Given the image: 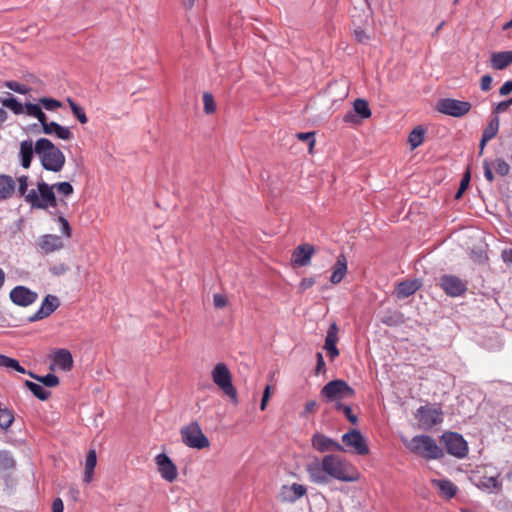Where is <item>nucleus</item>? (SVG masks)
<instances>
[{
	"mask_svg": "<svg viewBox=\"0 0 512 512\" xmlns=\"http://www.w3.org/2000/svg\"><path fill=\"white\" fill-rule=\"evenodd\" d=\"M322 397L327 402H341V400L352 398L355 391L344 380H332L321 390Z\"/></svg>",
	"mask_w": 512,
	"mask_h": 512,
	"instance_id": "nucleus-9",
	"label": "nucleus"
},
{
	"mask_svg": "<svg viewBox=\"0 0 512 512\" xmlns=\"http://www.w3.org/2000/svg\"><path fill=\"white\" fill-rule=\"evenodd\" d=\"M335 408L339 411H342L346 418L352 423L356 424L358 421V418L355 414L352 413V409L348 405H344L342 402H337L335 404Z\"/></svg>",
	"mask_w": 512,
	"mask_h": 512,
	"instance_id": "nucleus-40",
	"label": "nucleus"
},
{
	"mask_svg": "<svg viewBox=\"0 0 512 512\" xmlns=\"http://www.w3.org/2000/svg\"><path fill=\"white\" fill-rule=\"evenodd\" d=\"M15 467V460L9 451H0V471L12 470Z\"/></svg>",
	"mask_w": 512,
	"mask_h": 512,
	"instance_id": "nucleus-38",
	"label": "nucleus"
},
{
	"mask_svg": "<svg viewBox=\"0 0 512 512\" xmlns=\"http://www.w3.org/2000/svg\"><path fill=\"white\" fill-rule=\"evenodd\" d=\"M66 101L69 104V107H70L73 115L78 119V121L81 124H86L88 122V117L85 113L84 108H82L73 99H71L69 97L66 99Z\"/></svg>",
	"mask_w": 512,
	"mask_h": 512,
	"instance_id": "nucleus-35",
	"label": "nucleus"
},
{
	"mask_svg": "<svg viewBox=\"0 0 512 512\" xmlns=\"http://www.w3.org/2000/svg\"><path fill=\"white\" fill-rule=\"evenodd\" d=\"M512 92V83L511 81H506L499 89V94L501 96H506L508 95L509 93Z\"/></svg>",
	"mask_w": 512,
	"mask_h": 512,
	"instance_id": "nucleus-55",
	"label": "nucleus"
},
{
	"mask_svg": "<svg viewBox=\"0 0 512 512\" xmlns=\"http://www.w3.org/2000/svg\"><path fill=\"white\" fill-rule=\"evenodd\" d=\"M316 359H317V363H316L315 373L316 374L324 373L326 371V364H325L324 357L321 352L316 353Z\"/></svg>",
	"mask_w": 512,
	"mask_h": 512,
	"instance_id": "nucleus-47",
	"label": "nucleus"
},
{
	"mask_svg": "<svg viewBox=\"0 0 512 512\" xmlns=\"http://www.w3.org/2000/svg\"><path fill=\"white\" fill-rule=\"evenodd\" d=\"M0 367L13 369L22 374L26 373V369L23 366H21L20 363L16 359L10 358V357H8L6 355H2V354H0Z\"/></svg>",
	"mask_w": 512,
	"mask_h": 512,
	"instance_id": "nucleus-34",
	"label": "nucleus"
},
{
	"mask_svg": "<svg viewBox=\"0 0 512 512\" xmlns=\"http://www.w3.org/2000/svg\"><path fill=\"white\" fill-rule=\"evenodd\" d=\"M353 35L355 40L359 43H366L369 40V36L360 28L356 29Z\"/></svg>",
	"mask_w": 512,
	"mask_h": 512,
	"instance_id": "nucleus-51",
	"label": "nucleus"
},
{
	"mask_svg": "<svg viewBox=\"0 0 512 512\" xmlns=\"http://www.w3.org/2000/svg\"><path fill=\"white\" fill-rule=\"evenodd\" d=\"M470 171L469 169H467V171L464 173L462 179H461V182H460V186L459 188L461 190H466L469 186V182H470Z\"/></svg>",
	"mask_w": 512,
	"mask_h": 512,
	"instance_id": "nucleus-54",
	"label": "nucleus"
},
{
	"mask_svg": "<svg viewBox=\"0 0 512 512\" xmlns=\"http://www.w3.org/2000/svg\"><path fill=\"white\" fill-rule=\"evenodd\" d=\"M9 297L15 305L28 307L38 300V293L26 286L18 285L10 291Z\"/></svg>",
	"mask_w": 512,
	"mask_h": 512,
	"instance_id": "nucleus-13",
	"label": "nucleus"
},
{
	"mask_svg": "<svg viewBox=\"0 0 512 512\" xmlns=\"http://www.w3.org/2000/svg\"><path fill=\"white\" fill-rule=\"evenodd\" d=\"M155 462L158 472L164 480L173 482L177 478V467L165 453L158 454L155 457Z\"/></svg>",
	"mask_w": 512,
	"mask_h": 512,
	"instance_id": "nucleus-16",
	"label": "nucleus"
},
{
	"mask_svg": "<svg viewBox=\"0 0 512 512\" xmlns=\"http://www.w3.org/2000/svg\"><path fill=\"white\" fill-rule=\"evenodd\" d=\"M483 169H484V176H485L486 180L489 181L490 183L493 182L494 175L492 172L491 165L487 159H485L483 161Z\"/></svg>",
	"mask_w": 512,
	"mask_h": 512,
	"instance_id": "nucleus-50",
	"label": "nucleus"
},
{
	"mask_svg": "<svg viewBox=\"0 0 512 512\" xmlns=\"http://www.w3.org/2000/svg\"><path fill=\"white\" fill-rule=\"evenodd\" d=\"M312 446L319 452L345 451L341 444L321 433L313 435Z\"/></svg>",
	"mask_w": 512,
	"mask_h": 512,
	"instance_id": "nucleus-18",
	"label": "nucleus"
},
{
	"mask_svg": "<svg viewBox=\"0 0 512 512\" xmlns=\"http://www.w3.org/2000/svg\"><path fill=\"white\" fill-rule=\"evenodd\" d=\"M213 302L216 308L221 309L227 305L228 299L225 295L217 293L213 296Z\"/></svg>",
	"mask_w": 512,
	"mask_h": 512,
	"instance_id": "nucleus-48",
	"label": "nucleus"
},
{
	"mask_svg": "<svg viewBox=\"0 0 512 512\" xmlns=\"http://www.w3.org/2000/svg\"><path fill=\"white\" fill-rule=\"evenodd\" d=\"M203 104H204V111L207 114L213 113L216 109V104H215L214 98H213L212 94H210V93H204Z\"/></svg>",
	"mask_w": 512,
	"mask_h": 512,
	"instance_id": "nucleus-41",
	"label": "nucleus"
},
{
	"mask_svg": "<svg viewBox=\"0 0 512 512\" xmlns=\"http://www.w3.org/2000/svg\"><path fill=\"white\" fill-rule=\"evenodd\" d=\"M315 253V248L309 243H303L296 247L292 253L291 261L295 266H307L311 262V258Z\"/></svg>",
	"mask_w": 512,
	"mask_h": 512,
	"instance_id": "nucleus-17",
	"label": "nucleus"
},
{
	"mask_svg": "<svg viewBox=\"0 0 512 512\" xmlns=\"http://www.w3.org/2000/svg\"><path fill=\"white\" fill-rule=\"evenodd\" d=\"M64 505L61 498H55L52 502V512H63Z\"/></svg>",
	"mask_w": 512,
	"mask_h": 512,
	"instance_id": "nucleus-56",
	"label": "nucleus"
},
{
	"mask_svg": "<svg viewBox=\"0 0 512 512\" xmlns=\"http://www.w3.org/2000/svg\"><path fill=\"white\" fill-rule=\"evenodd\" d=\"M60 306V300L57 296L48 294L42 300L39 309L28 317V322H36L49 317Z\"/></svg>",
	"mask_w": 512,
	"mask_h": 512,
	"instance_id": "nucleus-14",
	"label": "nucleus"
},
{
	"mask_svg": "<svg viewBox=\"0 0 512 512\" xmlns=\"http://www.w3.org/2000/svg\"><path fill=\"white\" fill-rule=\"evenodd\" d=\"M416 418L424 430H429L443 421L442 411L432 406H421L417 409Z\"/></svg>",
	"mask_w": 512,
	"mask_h": 512,
	"instance_id": "nucleus-11",
	"label": "nucleus"
},
{
	"mask_svg": "<svg viewBox=\"0 0 512 512\" xmlns=\"http://www.w3.org/2000/svg\"><path fill=\"white\" fill-rule=\"evenodd\" d=\"M34 153H35V145H33L32 140L28 139V140L21 141L19 156H20L21 166L24 169H28L31 166V162H32Z\"/></svg>",
	"mask_w": 512,
	"mask_h": 512,
	"instance_id": "nucleus-23",
	"label": "nucleus"
},
{
	"mask_svg": "<svg viewBox=\"0 0 512 512\" xmlns=\"http://www.w3.org/2000/svg\"><path fill=\"white\" fill-rule=\"evenodd\" d=\"M53 360L54 365L65 372L70 371L73 367V357L67 349H58L55 351Z\"/></svg>",
	"mask_w": 512,
	"mask_h": 512,
	"instance_id": "nucleus-24",
	"label": "nucleus"
},
{
	"mask_svg": "<svg viewBox=\"0 0 512 512\" xmlns=\"http://www.w3.org/2000/svg\"><path fill=\"white\" fill-rule=\"evenodd\" d=\"M511 105L512 104L509 99L499 102L492 109V117L498 116L499 114L506 112Z\"/></svg>",
	"mask_w": 512,
	"mask_h": 512,
	"instance_id": "nucleus-46",
	"label": "nucleus"
},
{
	"mask_svg": "<svg viewBox=\"0 0 512 512\" xmlns=\"http://www.w3.org/2000/svg\"><path fill=\"white\" fill-rule=\"evenodd\" d=\"M16 189L14 179L7 174H0V201L10 199Z\"/></svg>",
	"mask_w": 512,
	"mask_h": 512,
	"instance_id": "nucleus-25",
	"label": "nucleus"
},
{
	"mask_svg": "<svg viewBox=\"0 0 512 512\" xmlns=\"http://www.w3.org/2000/svg\"><path fill=\"white\" fill-rule=\"evenodd\" d=\"M306 470L310 480L320 485L328 484L331 478L343 482H354L358 479L357 471L334 454L325 455L321 460L315 458L307 464Z\"/></svg>",
	"mask_w": 512,
	"mask_h": 512,
	"instance_id": "nucleus-1",
	"label": "nucleus"
},
{
	"mask_svg": "<svg viewBox=\"0 0 512 512\" xmlns=\"http://www.w3.org/2000/svg\"><path fill=\"white\" fill-rule=\"evenodd\" d=\"M58 222L61 224L62 233L66 237H70L71 236V227H70L69 222L67 221V219L65 217H63V216H59Z\"/></svg>",
	"mask_w": 512,
	"mask_h": 512,
	"instance_id": "nucleus-49",
	"label": "nucleus"
},
{
	"mask_svg": "<svg viewBox=\"0 0 512 512\" xmlns=\"http://www.w3.org/2000/svg\"><path fill=\"white\" fill-rule=\"evenodd\" d=\"M37 105H39L41 109L44 108L47 111H56L63 106L61 101L50 97L39 98Z\"/></svg>",
	"mask_w": 512,
	"mask_h": 512,
	"instance_id": "nucleus-36",
	"label": "nucleus"
},
{
	"mask_svg": "<svg viewBox=\"0 0 512 512\" xmlns=\"http://www.w3.org/2000/svg\"><path fill=\"white\" fill-rule=\"evenodd\" d=\"M28 375L47 387H56L59 384V378L55 374H47L45 376L35 375L33 372H27Z\"/></svg>",
	"mask_w": 512,
	"mask_h": 512,
	"instance_id": "nucleus-37",
	"label": "nucleus"
},
{
	"mask_svg": "<svg viewBox=\"0 0 512 512\" xmlns=\"http://www.w3.org/2000/svg\"><path fill=\"white\" fill-rule=\"evenodd\" d=\"M471 103L452 98L441 99L437 104V110L452 117H463L471 110Z\"/></svg>",
	"mask_w": 512,
	"mask_h": 512,
	"instance_id": "nucleus-10",
	"label": "nucleus"
},
{
	"mask_svg": "<svg viewBox=\"0 0 512 512\" xmlns=\"http://www.w3.org/2000/svg\"><path fill=\"white\" fill-rule=\"evenodd\" d=\"M195 0H183V4L186 8L190 9L193 7Z\"/></svg>",
	"mask_w": 512,
	"mask_h": 512,
	"instance_id": "nucleus-63",
	"label": "nucleus"
},
{
	"mask_svg": "<svg viewBox=\"0 0 512 512\" xmlns=\"http://www.w3.org/2000/svg\"><path fill=\"white\" fill-rule=\"evenodd\" d=\"M211 378L225 395L234 403H237V391L232 383V375L227 365L223 362L217 363L211 371Z\"/></svg>",
	"mask_w": 512,
	"mask_h": 512,
	"instance_id": "nucleus-6",
	"label": "nucleus"
},
{
	"mask_svg": "<svg viewBox=\"0 0 512 512\" xmlns=\"http://www.w3.org/2000/svg\"><path fill=\"white\" fill-rule=\"evenodd\" d=\"M26 114L30 117L36 118L41 126L42 131L46 135H55L58 139L69 141L73 138V134L66 126H62L57 122L48 121L46 114L39 105L31 102L25 103Z\"/></svg>",
	"mask_w": 512,
	"mask_h": 512,
	"instance_id": "nucleus-4",
	"label": "nucleus"
},
{
	"mask_svg": "<svg viewBox=\"0 0 512 512\" xmlns=\"http://www.w3.org/2000/svg\"><path fill=\"white\" fill-rule=\"evenodd\" d=\"M490 63L495 70H503L511 64L506 51L492 53Z\"/></svg>",
	"mask_w": 512,
	"mask_h": 512,
	"instance_id": "nucleus-28",
	"label": "nucleus"
},
{
	"mask_svg": "<svg viewBox=\"0 0 512 512\" xmlns=\"http://www.w3.org/2000/svg\"><path fill=\"white\" fill-rule=\"evenodd\" d=\"M500 126L499 116H493L488 125L483 130L482 136L484 139L492 140L498 133Z\"/></svg>",
	"mask_w": 512,
	"mask_h": 512,
	"instance_id": "nucleus-33",
	"label": "nucleus"
},
{
	"mask_svg": "<svg viewBox=\"0 0 512 512\" xmlns=\"http://www.w3.org/2000/svg\"><path fill=\"white\" fill-rule=\"evenodd\" d=\"M38 246L42 253L49 254L63 248L61 237L53 234H45L41 236Z\"/></svg>",
	"mask_w": 512,
	"mask_h": 512,
	"instance_id": "nucleus-20",
	"label": "nucleus"
},
{
	"mask_svg": "<svg viewBox=\"0 0 512 512\" xmlns=\"http://www.w3.org/2000/svg\"><path fill=\"white\" fill-rule=\"evenodd\" d=\"M425 131L421 126L415 127L408 136L411 149L419 147L424 141Z\"/></svg>",
	"mask_w": 512,
	"mask_h": 512,
	"instance_id": "nucleus-32",
	"label": "nucleus"
},
{
	"mask_svg": "<svg viewBox=\"0 0 512 512\" xmlns=\"http://www.w3.org/2000/svg\"><path fill=\"white\" fill-rule=\"evenodd\" d=\"M180 435L182 442L189 448L201 450L210 446L209 439L196 421L183 426Z\"/></svg>",
	"mask_w": 512,
	"mask_h": 512,
	"instance_id": "nucleus-7",
	"label": "nucleus"
},
{
	"mask_svg": "<svg viewBox=\"0 0 512 512\" xmlns=\"http://www.w3.org/2000/svg\"><path fill=\"white\" fill-rule=\"evenodd\" d=\"M50 187H52L53 192H54V189H56V191L59 194L65 196V197H68L74 193V188L69 182H58L53 185H50Z\"/></svg>",
	"mask_w": 512,
	"mask_h": 512,
	"instance_id": "nucleus-39",
	"label": "nucleus"
},
{
	"mask_svg": "<svg viewBox=\"0 0 512 512\" xmlns=\"http://www.w3.org/2000/svg\"><path fill=\"white\" fill-rule=\"evenodd\" d=\"M439 442L448 454L458 459H463L468 455V443L463 436L457 432H444L440 436Z\"/></svg>",
	"mask_w": 512,
	"mask_h": 512,
	"instance_id": "nucleus-8",
	"label": "nucleus"
},
{
	"mask_svg": "<svg viewBox=\"0 0 512 512\" xmlns=\"http://www.w3.org/2000/svg\"><path fill=\"white\" fill-rule=\"evenodd\" d=\"M492 77L489 74L483 75L480 81V87L483 91L491 89Z\"/></svg>",
	"mask_w": 512,
	"mask_h": 512,
	"instance_id": "nucleus-53",
	"label": "nucleus"
},
{
	"mask_svg": "<svg viewBox=\"0 0 512 512\" xmlns=\"http://www.w3.org/2000/svg\"><path fill=\"white\" fill-rule=\"evenodd\" d=\"M332 273L330 276V282L332 284L340 283L347 273V259L344 254H340L337 257L335 264L332 266Z\"/></svg>",
	"mask_w": 512,
	"mask_h": 512,
	"instance_id": "nucleus-22",
	"label": "nucleus"
},
{
	"mask_svg": "<svg viewBox=\"0 0 512 512\" xmlns=\"http://www.w3.org/2000/svg\"><path fill=\"white\" fill-rule=\"evenodd\" d=\"M502 258L506 264L512 265V249L504 250L502 252Z\"/></svg>",
	"mask_w": 512,
	"mask_h": 512,
	"instance_id": "nucleus-57",
	"label": "nucleus"
},
{
	"mask_svg": "<svg viewBox=\"0 0 512 512\" xmlns=\"http://www.w3.org/2000/svg\"><path fill=\"white\" fill-rule=\"evenodd\" d=\"M421 285L422 283L418 279L402 281L397 285L395 295L399 299L407 298L418 291L421 288Z\"/></svg>",
	"mask_w": 512,
	"mask_h": 512,
	"instance_id": "nucleus-21",
	"label": "nucleus"
},
{
	"mask_svg": "<svg viewBox=\"0 0 512 512\" xmlns=\"http://www.w3.org/2000/svg\"><path fill=\"white\" fill-rule=\"evenodd\" d=\"M25 386L33 393V395L41 401L47 400L51 393L46 390L42 385L35 382L26 380Z\"/></svg>",
	"mask_w": 512,
	"mask_h": 512,
	"instance_id": "nucleus-29",
	"label": "nucleus"
},
{
	"mask_svg": "<svg viewBox=\"0 0 512 512\" xmlns=\"http://www.w3.org/2000/svg\"><path fill=\"white\" fill-rule=\"evenodd\" d=\"M479 486L486 489H498L500 487V483L496 477H483L480 480Z\"/></svg>",
	"mask_w": 512,
	"mask_h": 512,
	"instance_id": "nucleus-44",
	"label": "nucleus"
},
{
	"mask_svg": "<svg viewBox=\"0 0 512 512\" xmlns=\"http://www.w3.org/2000/svg\"><path fill=\"white\" fill-rule=\"evenodd\" d=\"M353 111L361 119H367L371 116L369 104L364 99H356L353 103Z\"/></svg>",
	"mask_w": 512,
	"mask_h": 512,
	"instance_id": "nucleus-31",
	"label": "nucleus"
},
{
	"mask_svg": "<svg viewBox=\"0 0 512 512\" xmlns=\"http://www.w3.org/2000/svg\"><path fill=\"white\" fill-rule=\"evenodd\" d=\"M291 490L294 493V499H298L306 493V488L303 485L296 483L292 484Z\"/></svg>",
	"mask_w": 512,
	"mask_h": 512,
	"instance_id": "nucleus-52",
	"label": "nucleus"
},
{
	"mask_svg": "<svg viewBox=\"0 0 512 512\" xmlns=\"http://www.w3.org/2000/svg\"><path fill=\"white\" fill-rule=\"evenodd\" d=\"M404 444L409 451L427 460L441 459L444 456L443 449L429 435H416Z\"/></svg>",
	"mask_w": 512,
	"mask_h": 512,
	"instance_id": "nucleus-5",
	"label": "nucleus"
},
{
	"mask_svg": "<svg viewBox=\"0 0 512 512\" xmlns=\"http://www.w3.org/2000/svg\"><path fill=\"white\" fill-rule=\"evenodd\" d=\"M9 97L8 98H4L1 100V103L4 107H7L8 109H10L14 114L16 115H19L23 112L26 113V110H25V104H21L17 98H15L14 96H12L10 93H8Z\"/></svg>",
	"mask_w": 512,
	"mask_h": 512,
	"instance_id": "nucleus-30",
	"label": "nucleus"
},
{
	"mask_svg": "<svg viewBox=\"0 0 512 512\" xmlns=\"http://www.w3.org/2000/svg\"><path fill=\"white\" fill-rule=\"evenodd\" d=\"M512 28V19L510 21H508L507 23H505L502 27L503 30H508Z\"/></svg>",
	"mask_w": 512,
	"mask_h": 512,
	"instance_id": "nucleus-64",
	"label": "nucleus"
},
{
	"mask_svg": "<svg viewBox=\"0 0 512 512\" xmlns=\"http://www.w3.org/2000/svg\"><path fill=\"white\" fill-rule=\"evenodd\" d=\"M342 441L358 455H367L369 453V447L364 437L357 429H352L345 433L342 436Z\"/></svg>",
	"mask_w": 512,
	"mask_h": 512,
	"instance_id": "nucleus-15",
	"label": "nucleus"
},
{
	"mask_svg": "<svg viewBox=\"0 0 512 512\" xmlns=\"http://www.w3.org/2000/svg\"><path fill=\"white\" fill-rule=\"evenodd\" d=\"M337 342L338 326L335 322H333L327 330L325 343L323 347L327 351V355L330 358V360H334L336 357L339 356V350L336 347Z\"/></svg>",
	"mask_w": 512,
	"mask_h": 512,
	"instance_id": "nucleus-19",
	"label": "nucleus"
},
{
	"mask_svg": "<svg viewBox=\"0 0 512 512\" xmlns=\"http://www.w3.org/2000/svg\"><path fill=\"white\" fill-rule=\"evenodd\" d=\"M270 396H271V387L269 385H267L265 390H264V392H263L262 398H265V399L269 400Z\"/></svg>",
	"mask_w": 512,
	"mask_h": 512,
	"instance_id": "nucleus-62",
	"label": "nucleus"
},
{
	"mask_svg": "<svg viewBox=\"0 0 512 512\" xmlns=\"http://www.w3.org/2000/svg\"><path fill=\"white\" fill-rule=\"evenodd\" d=\"M315 133L314 132H300L296 134V137L301 141H307L309 145V152L311 153L315 145Z\"/></svg>",
	"mask_w": 512,
	"mask_h": 512,
	"instance_id": "nucleus-43",
	"label": "nucleus"
},
{
	"mask_svg": "<svg viewBox=\"0 0 512 512\" xmlns=\"http://www.w3.org/2000/svg\"><path fill=\"white\" fill-rule=\"evenodd\" d=\"M343 121L345 123H355L356 122V114L354 113V111L347 112L343 117Z\"/></svg>",
	"mask_w": 512,
	"mask_h": 512,
	"instance_id": "nucleus-59",
	"label": "nucleus"
},
{
	"mask_svg": "<svg viewBox=\"0 0 512 512\" xmlns=\"http://www.w3.org/2000/svg\"><path fill=\"white\" fill-rule=\"evenodd\" d=\"M4 85L5 87L19 94H27L29 91L25 85H22L17 81H6Z\"/></svg>",
	"mask_w": 512,
	"mask_h": 512,
	"instance_id": "nucleus-45",
	"label": "nucleus"
},
{
	"mask_svg": "<svg viewBox=\"0 0 512 512\" xmlns=\"http://www.w3.org/2000/svg\"><path fill=\"white\" fill-rule=\"evenodd\" d=\"M97 464V455L95 450H89L85 461V473L83 481L90 483L93 479L94 468Z\"/></svg>",
	"mask_w": 512,
	"mask_h": 512,
	"instance_id": "nucleus-26",
	"label": "nucleus"
},
{
	"mask_svg": "<svg viewBox=\"0 0 512 512\" xmlns=\"http://www.w3.org/2000/svg\"><path fill=\"white\" fill-rule=\"evenodd\" d=\"M18 194L23 197L25 202L30 205L31 209L46 210L49 207L57 206V199L52 187L45 181L37 182V190H28V176L22 175L18 178Z\"/></svg>",
	"mask_w": 512,
	"mask_h": 512,
	"instance_id": "nucleus-2",
	"label": "nucleus"
},
{
	"mask_svg": "<svg viewBox=\"0 0 512 512\" xmlns=\"http://www.w3.org/2000/svg\"><path fill=\"white\" fill-rule=\"evenodd\" d=\"M317 406V403L315 400H311V401H308L306 404H305V409H304V413H311L315 410Z\"/></svg>",
	"mask_w": 512,
	"mask_h": 512,
	"instance_id": "nucleus-60",
	"label": "nucleus"
},
{
	"mask_svg": "<svg viewBox=\"0 0 512 512\" xmlns=\"http://www.w3.org/2000/svg\"><path fill=\"white\" fill-rule=\"evenodd\" d=\"M433 483L447 499L454 497L457 492V487L450 480L438 479L434 480Z\"/></svg>",
	"mask_w": 512,
	"mask_h": 512,
	"instance_id": "nucleus-27",
	"label": "nucleus"
},
{
	"mask_svg": "<svg viewBox=\"0 0 512 512\" xmlns=\"http://www.w3.org/2000/svg\"><path fill=\"white\" fill-rule=\"evenodd\" d=\"M314 283H315V281L313 278H304L300 282V287H301V289L305 290V289L312 287L314 285Z\"/></svg>",
	"mask_w": 512,
	"mask_h": 512,
	"instance_id": "nucleus-58",
	"label": "nucleus"
},
{
	"mask_svg": "<svg viewBox=\"0 0 512 512\" xmlns=\"http://www.w3.org/2000/svg\"><path fill=\"white\" fill-rule=\"evenodd\" d=\"M439 285L446 295L450 297H459L467 291V283L455 275H442L439 279Z\"/></svg>",
	"mask_w": 512,
	"mask_h": 512,
	"instance_id": "nucleus-12",
	"label": "nucleus"
},
{
	"mask_svg": "<svg viewBox=\"0 0 512 512\" xmlns=\"http://www.w3.org/2000/svg\"><path fill=\"white\" fill-rule=\"evenodd\" d=\"M35 153L45 170L60 172L65 165L64 153L48 138H39L36 141Z\"/></svg>",
	"mask_w": 512,
	"mask_h": 512,
	"instance_id": "nucleus-3",
	"label": "nucleus"
},
{
	"mask_svg": "<svg viewBox=\"0 0 512 512\" xmlns=\"http://www.w3.org/2000/svg\"><path fill=\"white\" fill-rule=\"evenodd\" d=\"M494 168L496 172L501 176H506L510 171L509 164L501 158H498L494 162Z\"/></svg>",
	"mask_w": 512,
	"mask_h": 512,
	"instance_id": "nucleus-42",
	"label": "nucleus"
},
{
	"mask_svg": "<svg viewBox=\"0 0 512 512\" xmlns=\"http://www.w3.org/2000/svg\"><path fill=\"white\" fill-rule=\"evenodd\" d=\"M8 119V113L4 108L0 107V127L3 125L4 122Z\"/></svg>",
	"mask_w": 512,
	"mask_h": 512,
	"instance_id": "nucleus-61",
	"label": "nucleus"
}]
</instances>
